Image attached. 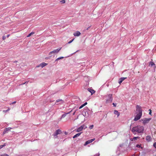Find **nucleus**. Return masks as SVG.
Instances as JSON below:
<instances>
[{
    "label": "nucleus",
    "instance_id": "nucleus-1",
    "mask_svg": "<svg viewBox=\"0 0 156 156\" xmlns=\"http://www.w3.org/2000/svg\"><path fill=\"white\" fill-rule=\"evenodd\" d=\"M144 128L143 126H137L133 127L131 130L132 132L134 134L136 133H143Z\"/></svg>",
    "mask_w": 156,
    "mask_h": 156
},
{
    "label": "nucleus",
    "instance_id": "nucleus-2",
    "mask_svg": "<svg viewBox=\"0 0 156 156\" xmlns=\"http://www.w3.org/2000/svg\"><path fill=\"white\" fill-rule=\"evenodd\" d=\"M136 108L137 115L135 116L134 119V121H136L140 119L142 115V110L141 107L140 105H137L136 106Z\"/></svg>",
    "mask_w": 156,
    "mask_h": 156
},
{
    "label": "nucleus",
    "instance_id": "nucleus-3",
    "mask_svg": "<svg viewBox=\"0 0 156 156\" xmlns=\"http://www.w3.org/2000/svg\"><path fill=\"white\" fill-rule=\"evenodd\" d=\"M151 118H144L141 119V121L143 122V123L144 124H145L149 122V121L151 120Z\"/></svg>",
    "mask_w": 156,
    "mask_h": 156
},
{
    "label": "nucleus",
    "instance_id": "nucleus-4",
    "mask_svg": "<svg viewBox=\"0 0 156 156\" xmlns=\"http://www.w3.org/2000/svg\"><path fill=\"white\" fill-rule=\"evenodd\" d=\"M62 48H58L57 49H56L55 50H54L52 51H51L49 53V55H51L53 53H58L59 52V51H60V50Z\"/></svg>",
    "mask_w": 156,
    "mask_h": 156
},
{
    "label": "nucleus",
    "instance_id": "nucleus-5",
    "mask_svg": "<svg viewBox=\"0 0 156 156\" xmlns=\"http://www.w3.org/2000/svg\"><path fill=\"white\" fill-rule=\"evenodd\" d=\"M85 125L84 124L82 125L81 126L78 128L76 130V132H78L82 131Z\"/></svg>",
    "mask_w": 156,
    "mask_h": 156
},
{
    "label": "nucleus",
    "instance_id": "nucleus-6",
    "mask_svg": "<svg viewBox=\"0 0 156 156\" xmlns=\"http://www.w3.org/2000/svg\"><path fill=\"white\" fill-rule=\"evenodd\" d=\"M95 140V138H93V139H91L90 140H89L87 141L85 143L84 145H86L87 144H89L91 143H92L93 141H94Z\"/></svg>",
    "mask_w": 156,
    "mask_h": 156
},
{
    "label": "nucleus",
    "instance_id": "nucleus-7",
    "mask_svg": "<svg viewBox=\"0 0 156 156\" xmlns=\"http://www.w3.org/2000/svg\"><path fill=\"white\" fill-rule=\"evenodd\" d=\"M151 139L152 138L150 136H147L146 137V140L148 142L151 141Z\"/></svg>",
    "mask_w": 156,
    "mask_h": 156
},
{
    "label": "nucleus",
    "instance_id": "nucleus-8",
    "mask_svg": "<svg viewBox=\"0 0 156 156\" xmlns=\"http://www.w3.org/2000/svg\"><path fill=\"white\" fill-rule=\"evenodd\" d=\"M80 34L81 33L79 31H76L74 33L73 35L75 36H79Z\"/></svg>",
    "mask_w": 156,
    "mask_h": 156
},
{
    "label": "nucleus",
    "instance_id": "nucleus-9",
    "mask_svg": "<svg viewBox=\"0 0 156 156\" xmlns=\"http://www.w3.org/2000/svg\"><path fill=\"white\" fill-rule=\"evenodd\" d=\"M87 90L91 93V95L94 94L95 92L94 90L90 88H88Z\"/></svg>",
    "mask_w": 156,
    "mask_h": 156
},
{
    "label": "nucleus",
    "instance_id": "nucleus-10",
    "mask_svg": "<svg viewBox=\"0 0 156 156\" xmlns=\"http://www.w3.org/2000/svg\"><path fill=\"white\" fill-rule=\"evenodd\" d=\"M127 78L126 77H122L119 79V84H121L122 81L125 79Z\"/></svg>",
    "mask_w": 156,
    "mask_h": 156
},
{
    "label": "nucleus",
    "instance_id": "nucleus-11",
    "mask_svg": "<svg viewBox=\"0 0 156 156\" xmlns=\"http://www.w3.org/2000/svg\"><path fill=\"white\" fill-rule=\"evenodd\" d=\"M58 102H60L59 103L60 104H62L63 103V101L61 99H58L56 101L55 103Z\"/></svg>",
    "mask_w": 156,
    "mask_h": 156
},
{
    "label": "nucleus",
    "instance_id": "nucleus-12",
    "mask_svg": "<svg viewBox=\"0 0 156 156\" xmlns=\"http://www.w3.org/2000/svg\"><path fill=\"white\" fill-rule=\"evenodd\" d=\"M82 133V132H80V133H78L76 134V135H75L74 136H73V138H75L76 137H77L78 136H80V134H81V133Z\"/></svg>",
    "mask_w": 156,
    "mask_h": 156
},
{
    "label": "nucleus",
    "instance_id": "nucleus-13",
    "mask_svg": "<svg viewBox=\"0 0 156 156\" xmlns=\"http://www.w3.org/2000/svg\"><path fill=\"white\" fill-rule=\"evenodd\" d=\"M47 65V64H46L45 63H44V62H43V63H41L40 64V66L42 68H43V67H44V66H45Z\"/></svg>",
    "mask_w": 156,
    "mask_h": 156
},
{
    "label": "nucleus",
    "instance_id": "nucleus-14",
    "mask_svg": "<svg viewBox=\"0 0 156 156\" xmlns=\"http://www.w3.org/2000/svg\"><path fill=\"white\" fill-rule=\"evenodd\" d=\"M12 129V128L11 127H8V128H5V129L4 131V133H6L7 131L11 129Z\"/></svg>",
    "mask_w": 156,
    "mask_h": 156
},
{
    "label": "nucleus",
    "instance_id": "nucleus-15",
    "mask_svg": "<svg viewBox=\"0 0 156 156\" xmlns=\"http://www.w3.org/2000/svg\"><path fill=\"white\" fill-rule=\"evenodd\" d=\"M149 65H151V66H154V68H155V67H156V66H155V64H154V63L153 62H149Z\"/></svg>",
    "mask_w": 156,
    "mask_h": 156
},
{
    "label": "nucleus",
    "instance_id": "nucleus-16",
    "mask_svg": "<svg viewBox=\"0 0 156 156\" xmlns=\"http://www.w3.org/2000/svg\"><path fill=\"white\" fill-rule=\"evenodd\" d=\"M114 113L115 114L117 115L118 117L120 115L119 113L117 110L114 111Z\"/></svg>",
    "mask_w": 156,
    "mask_h": 156
},
{
    "label": "nucleus",
    "instance_id": "nucleus-17",
    "mask_svg": "<svg viewBox=\"0 0 156 156\" xmlns=\"http://www.w3.org/2000/svg\"><path fill=\"white\" fill-rule=\"evenodd\" d=\"M55 132L58 135L61 133V131L60 129H58L56 130Z\"/></svg>",
    "mask_w": 156,
    "mask_h": 156
},
{
    "label": "nucleus",
    "instance_id": "nucleus-18",
    "mask_svg": "<svg viewBox=\"0 0 156 156\" xmlns=\"http://www.w3.org/2000/svg\"><path fill=\"white\" fill-rule=\"evenodd\" d=\"M34 34V32H32L30 34H29L27 36V37H30L32 34Z\"/></svg>",
    "mask_w": 156,
    "mask_h": 156
},
{
    "label": "nucleus",
    "instance_id": "nucleus-19",
    "mask_svg": "<svg viewBox=\"0 0 156 156\" xmlns=\"http://www.w3.org/2000/svg\"><path fill=\"white\" fill-rule=\"evenodd\" d=\"M7 145L6 143H4V144L0 145V149L2 148L3 147Z\"/></svg>",
    "mask_w": 156,
    "mask_h": 156
},
{
    "label": "nucleus",
    "instance_id": "nucleus-20",
    "mask_svg": "<svg viewBox=\"0 0 156 156\" xmlns=\"http://www.w3.org/2000/svg\"><path fill=\"white\" fill-rule=\"evenodd\" d=\"M112 94H109L108 95V97L109 98H110V100H111V101L112 100Z\"/></svg>",
    "mask_w": 156,
    "mask_h": 156
},
{
    "label": "nucleus",
    "instance_id": "nucleus-21",
    "mask_svg": "<svg viewBox=\"0 0 156 156\" xmlns=\"http://www.w3.org/2000/svg\"><path fill=\"white\" fill-rule=\"evenodd\" d=\"M63 58H64V57H61L58 58L56 59L55 61H58V60H59L60 59H62Z\"/></svg>",
    "mask_w": 156,
    "mask_h": 156
},
{
    "label": "nucleus",
    "instance_id": "nucleus-22",
    "mask_svg": "<svg viewBox=\"0 0 156 156\" xmlns=\"http://www.w3.org/2000/svg\"><path fill=\"white\" fill-rule=\"evenodd\" d=\"M94 127V125H90L89 127V128L90 129H92Z\"/></svg>",
    "mask_w": 156,
    "mask_h": 156
},
{
    "label": "nucleus",
    "instance_id": "nucleus-23",
    "mask_svg": "<svg viewBox=\"0 0 156 156\" xmlns=\"http://www.w3.org/2000/svg\"><path fill=\"white\" fill-rule=\"evenodd\" d=\"M10 110V109L9 108L8 109L6 110H3V112H4V113H5L7 112L9 110Z\"/></svg>",
    "mask_w": 156,
    "mask_h": 156
},
{
    "label": "nucleus",
    "instance_id": "nucleus-24",
    "mask_svg": "<svg viewBox=\"0 0 156 156\" xmlns=\"http://www.w3.org/2000/svg\"><path fill=\"white\" fill-rule=\"evenodd\" d=\"M60 2H61L62 4H64L65 3V0H62L60 1Z\"/></svg>",
    "mask_w": 156,
    "mask_h": 156
},
{
    "label": "nucleus",
    "instance_id": "nucleus-25",
    "mask_svg": "<svg viewBox=\"0 0 156 156\" xmlns=\"http://www.w3.org/2000/svg\"><path fill=\"white\" fill-rule=\"evenodd\" d=\"M0 156H9V155H8L7 154H3L1 155Z\"/></svg>",
    "mask_w": 156,
    "mask_h": 156
},
{
    "label": "nucleus",
    "instance_id": "nucleus-26",
    "mask_svg": "<svg viewBox=\"0 0 156 156\" xmlns=\"http://www.w3.org/2000/svg\"><path fill=\"white\" fill-rule=\"evenodd\" d=\"M84 106V105H83V104L81 106H80L79 107V108L80 109L81 108H82Z\"/></svg>",
    "mask_w": 156,
    "mask_h": 156
},
{
    "label": "nucleus",
    "instance_id": "nucleus-27",
    "mask_svg": "<svg viewBox=\"0 0 156 156\" xmlns=\"http://www.w3.org/2000/svg\"><path fill=\"white\" fill-rule=\"evenodd\" d=\"M139 137H134L133 138V140H136Z\"/></svg>",
    "mask_w": 156,
    "mask_h": 156
},
{
    "label": "nucleus",
    "instance_id": "nucleus-28",
    "mask_svg": "<svg viewBox=\"0 0 156 156\" xmlns=\"http://www.w3.org/2000/svg\"><path fill=\"white\" fill-rule=\"evenodd\" d=\"M74 40V39L72 40H70V41L69 42H68V43L69 44H70L71 43V42H72Z\"/></svg>",
    "mask_w": 156,
    "mask_h": 156
},
{
    "label": "nucleus",
    "instance_id": "nucleus-29",
    "mask_svg": "<svg viewBox=\"0 0 156 156\" xmlns=\"http://www.w3.org/2000/svg\"><path fill=\"white\" fill-rule=\"evenodd\" d=\"M153 146L155 148H156V142H155Z\"/></svg>",
    "mask_w": 156,
    "mask_h": 156
},
{
    "label": "nucleus",
    "instance_id": "nucleus-30",
    "mask_svg": "<svg viewBox=\"0 0 156 156\" xmlns=\"http://www.w3.org/2000/svg\"><path fill=\"white\" fill-rule=\"evenodd\" d=\"M66 114L63 115L62 116L61 118H64L66 116Z\"/></svg>",
    "mask_w": 156,
    "mask_h": 156
},
{
    "label": "nucleus",
    "instance_id": "nucleus-31",
    "mask_svg": "<svg viewBox=\"0 0 156 156\" xmlns=\"http://www.w3.org/2000/svg\"><path fill=\"white\" fill-rule=\"evenodd\" d=\"M140 146H141V145H140V144H137V145H136V147H141Z\"/></svg>",
    "mask_w": 156,
    "mask_h": 156
},
{
    "label": "nucleus",
    "instance_id": "nucleus-32",
    "mask_svg": "<svg viewBox=\"0 0 156 156\" xmlns=\"http://www.w3.org/2000/svg\"><path fill=\"white\" fill-rule=\"evenodd\" d=\"M6 39V37L5 36H3L2 37V39L4 40Z\"/></svg>",
    "mask_w": 156,
    "mask_h": 156
},
{
    "label": "nucleus",
    "instance_id": "nucleus-33",
    "mask_svg": "<svg viewBox=\"0 0 156 156\" xmlns=\"http://www.w3.org/2000/svg\"><path fill=\"white\" fill-rule=\"evenodd\" d=\"M16 102L15 101L13 102L12 103H10V104L11 105L12 104H15L16 103Z\"/></svg>",
    "mask_w": 156,
    "mask_h": 156
},
{
    "label": "nucleus",
    "instance_id": "nucleus-34",
    "mask_svg": "<svg viewBox=\"0 0 156 156\" xmlns=\"http://www.w3.org/2000/svg\"><path fill=\"white\" fill-rule=\"evenodd\" d=\"M112 104L114 105V107H116V104H115V103H113Z\"/></svg>",
    "mask_w": 156,
    "mask_h": 156
},
{
    "label": "nucleus",
    "instance_id": "nucleus-35",
    "mask_svg": "<svg viewBox=\"0 0 156 156\" xmlns=\"http://www.w3.org/2000/svg\"><path fill=\"white\" fill-rule=\"evenodd\" d=\"M149 110L150 111V112H149V114L150 115H151V109H150Z\"/></svg>",
    "mask_w": 156,
    "mask_h": 156
},
{
    "label": "nucleus",
    "instance_id": "nucleus-36",
    "mask_svg": "<svg viewBox=\"0 0 156 156\" xmlns=\"http://www.w3.org/2000/svg\"><path fill=\"white\" fill-rule=\"evenodd\" d=\"M58 134H57L55 132L54 134V136H57Z\"/></svg>",
    "mask_w": 156,
    "mask_h": 156
},
{
    "label": "nucleus",
    "instance_id": "nucleus-37",
    "mask_svg": "<svg viewBox=\"0 0 156 156\" xmlns=\"http://www.w3.org/2000/svg\"><path fill=\"white\" fill-rule=\"evenodd\" d=\"M87 104V102H86L84 104H83V105H84V106H85Z\"/></svg>",
    "mask_w": 156,
    "mask_h": 156
},
{
    "label": "nucleus",
    "instance_id": "nucleus-38",
    "mask_svg": "<svg viewBox=\"0 0 156 156\" xmlns=\"http://www.w3.org/2000/svg\"><path fill=\"white\" fill-rule=\"evenodd\" d=\"M87 128V126H85V127H84V129H85Z\"/></svg>",
    "mask_w": 156,
    "mask_h": 156
},
{
    "label": "nucleus",
    "instance_id": "nucleus-39",
    "mask_svg": "<svg viewBox=\"0 0 156 156\" xmlns=\"http://www.w3.org/2000/svg\"><path fill=\"white\" fill-rule=\"evenodd\" d=\"M72 111V110H71V111L70 112H68V113H67L66 114H69V113H70V112H71Z\"/></svg>",
    "mask_w": 156,
    "mask_h": 156
},
{
    "label": "nucleus",
    "instance_id": "nucleus-40",
    "mask_svg": "<svg viewBox=\"0 0 156 156\" xmlns=\"http://www.w3.org/2000/svg\"><path fill=\"white\" fill-rule=\"evenodd\" d=\"M75 112H76V111H75L73 113V115H75Z\"/></svg>",
    "mask_w": 156,
    "mask_h": 156
},
{
    "label": "nucleus",
    "instance_id": "nucleus-41",
    "mask_svg": "<svg viewBox=\"0 0 156 156\" xmlns=\"http://www.w3.org/2000/svg\"><path fill=\"white\" fill-rule=\"evenodd\" d=\"M9 36H10V35L9 34H8V35H7V37H9Z\"/></svg>",
    "mask_w": 156,
    "mask_h": 156
},
{
    "label": "nucleus",
    "instance_id": "nucleus-42",
    "mask_svg": "<svg viewBox=\"0 0 156 156\" xmlns=\"http://www.w3.org/2000/svg\"><path fill=\"white\" fill-rule=\"evenodd\" d=\"M27 82H25V83H22V84H21V85H22V84H24L26 83H27Z\"/></svg>",
    "mask_w": 156,
    "mask_h": 156
},
{
    "label": "nucleus",
    "instance_id": "nucleus-43",
    "mask_svg": "<svg viewBox=\"0 0 156 156\" xmlns=\"http://www.w3.org/2000/svg\"><path fill=\"white\" fill-rule=\"evenodd\" d=\"M78 118V116H77V118H76V119H77Z\"/></svg>",
    "mask_w": 156,
    "mask_h": 156
},
{
    "label": "nucleus",
    "instance_id": "nucleus-44",
    "mask_svg": "<svg viewBox=\"0 0 156 156\" xmlns=\"http://www.w3.org/2000/svg\"><path fill=\"white\" fill-rule=\"evenodd\" d=\"M15 62H17V61H15Z\"/></svg>",
    "mask_w": 156,
    "mask_h": 156
},
{
    "label": "nucleus",
    "instance_id": "nucleus-45",
    "mask_svg": "<svg viewBox=\"0 0 156 156\" xmlns=\"http://www.w3.org/2000/svg\"><path fill=\"white\" fill-rule=\"evenodd\" d=\"M88 28H87V30H88Z\"/></svg>",
    "mask_w": 156,
    "mask_h": 156
}]
</instances>
